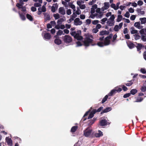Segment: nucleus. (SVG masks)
<instances>
[{
  "label": "nucleus",
  "mask_w": 146,
  "mask_h": 146,
  "mask_svg": "<svg viewBox=\"0 0 146 146\" xmlns=\"http://www.w3.org/2000/svg\"><path fill=\"white\" fill-rule=\"evenodd\" d=\"M84 36L85 38H84L83 43L84 45L86 46H88L90 44L92 46H94L96 45V44L95 43H94V40L90 38H93V36L90 34L87 33L85 34Z\"/></svg>",
  "instance_id": "obj_1"
},
{
  "label": "nucleus",
  "mask_w": 146,
  "mask_h": 146,
  "mask_svg": "<svg viewBox=\"0 0 146 146\" xmlns=\"http://www.w3.org/2000/svg\"><path fill=\"white\" fill-rule=\"evenodd\" d=\"M122 91V89L118 86L115 87L114 89L112 90L108 94L109 96H112L117 92L119 93Z\"/></svg>",
  "instance_id": "obj_2"
},
{
  "label": "nucleus",
  "mask_w": 146,
  "mask_h": 146,
  "mask_svg": "<svg viewBox=\"0 0 146 146\" xmlns=\"http://www.w3.org/2000/svg\"><path fill=\"white\" fill-rule=\"evenodd\" d=\"M115 17L114 15H112L107 22V25L109 26H112L115 23L114 19Z\"/></svg>",
  "instance_id": "obj_3"
},
{
  "label": "nucleus",
  "mask_w": 146,
  "mask_h": 146,
  "mask_svg": "<svg viewBox=\"0 0 146 146\" xmlns=\"http://www.w3.org/2000/svg\"><path fill=\"white\" fill-rule=\"evenodd\" d=\"M63 40L64 42L66 44L71 42L72 40L71 37L68 35H66L63 36Z\"/></svg>",
  "instance_id": "obj_4"
},
{
  "label": "nucleus",
  "mask_w": 146,
  "mask_h": 146,
  "mask_svg": "<svg viewBox=\"0 0 146 146\" xmlns=\"http://www.w3.org/2000/svg\"><path fill=\"white\" fill-rule=\"evenodd\" d=\"M92 130L89 127L87 128L84 131V135L86 137H89L91 134Z\"/></svg>",
  "instance_id": "obj_5"
},
{
  "label": "nucleus",
  "mask_w": 146,
  "mask_h": 146,
  "mask_svg": "<svg viewBox=\"0 0 146 146\" xmlns=\"http://www.w3.org/2000/svg\"><path fill=\"white\" fill-rule=\"evenodd\" d=\"M81 33V31L80 30L78 31L77 32V33H76V35L75 36H74V38L78 40H82L83 38V37L80 35Z\"/></svg>",
  "instance_id": "obj_6"
},
{
  "label": "nucleus",
  "mask_w": 146,
  "mask_h": 146,
  "mask_svg": "<svg viewBox=\"0 0 146 146\" xmlns=\"http://www.w3.org/2000/svg\"><path fill=\"white\" fill-rule=\"evenodd\" d=\"M100 125L101 126H103L110 124V123L108 122L106 119H102L100 121Z\"/></svg>",
  "instance_id": "obj_7"
},
{
  "label": "nucleus",
  "mask_w": 146,
  "mask_h": 146,
  "mask_svg": "<svg viewBox=\"0 0 146 146\" xmlns=\"http://www.w3.org/2000/svg\"><path fill=\"white\" fill-rule=\"evenodd\" d=\"M137 45L135 46V47H136L137 48V51L139 52V54H140L141 52V50L142 48L144 47V46L142 44L140 43H137Z\"/></svg>",
  "instance_id": "obj_8"
},
{
  "label": "nucleus",
  "mask_w": 146,
  "mask_h": 146,
  "mask_svg": "<svg viewBox=\"0 0 146 146\" xmlns=\"http://www.w3.org/2000/svg\"><path fill=\"white\" fill-rule=\"evenodd\" d=\"M82 24V21H80L79 18H76L74 21V24L76 26L80 25Z\"/></svg>",
  "instance_id": "obj_9"
},
{
  "label": "nucleus",
  "mask_w": 146,
  "mask_h": 146,
  "mask_svg": "<svg viewBox=\"0 0 146 146\" xmlns=\"http://www.w3.org/2000/svg\"><path fill=\"white\" fill-rule=\"evenodd\" d=\"M127 46L130 49H132L134 48L135 46V45L134 44L129 40L127 42Z\"/></svg>",
  "instance_id": "obj_10"
},
{
  "label": "nucleus",
  "mask_w": 146,
  "mask_h": 146,
  "mask_svg": "<svg viewBox=\"0 0 146 146\" xmlns=\"http://www.w3.org/2000/svg\"><path fill=\"white\" fill-rule=\"evenodd\" d=\"M7 144L10 146H12L13 145L12 141L11 139L9 137H7L5 138Z\"/></svg>",
  "instance_id": "obj_11"
},
{
  "label": "nucleus",
  "mask_w": 146,
  "mask_h": 146,
  "mask_svg": "<svg viewBox=\"0 0 146 146\" xmlns=\"http://www.w3.org/2000/svg\"><path fill=\"white\" fill-rule=\"evenodd\" d=\"M43 14L44 16V22H46L47 21L50 20V17L49 14L47 13H44Z\"/></svg>",
  "instance_id": "obj_12"
},
{
  "label": "nucleus",
  "mask_w": 146,
  "mask_h": 146,
  "mask_svg": "<svg viewBox=\"0 0 146 146\" xmlns=\"http://www.w3.org/2000/svg\"><path fill=\"white\" fill-rule=\"evenodd\" d=\"M110 5L109 2H105L104 3V7L102 8V10L104 11L105 10L108 9L110 7Z\"/></svg>",
  "instance_id": "obj_13"
},
{
  "label": "nucleus",
  "mask_w": 146,
  "mask_h": 146,
  "mask_svg": "<svg viewBox=\"0 0 146 146\" xmlns=\"http://www.w3.org/2000/svg\"><path fill=\"white\" fill-rule=\"evenodd\" d=\"M112 109V108L111 107H107L105 109L103 110L101 112H100L101 114H102L103 113H105L108 112L110 111H111Z\"/></svg>",
  "instance_id": "obj_14"
},
{
  "label": "nucleus",
  "mask_w": 146,
  "mask_h": 146,
  "mask_svg": "<svg viewBox=\"0 0 146 146\" xmlns=\"http://www.w3.org/2000/svg\"><path fill=\"white\" fill-rule=\"evenodd\" d=\"M59 13L61 14L64 15L65 14V11L63 7H60L58 9Z\"/></svg>",
  "instance_id": "obj_15"
},
{
  "label": "nucleus",
  "mask_w": 146,
  "mask_h": 146,
  "mask_svg": "<svg viewBox=\"0 0 146 146\" xmlns=\"http://www.w3.org/2000/svg\"><path fill=\"white\" fill-rule=\"evenodd\" d=\"M98 133H96L94 134V136L96 137H99L103 135L102 132L100 130H98Z\"/></svg>",
  "instance_id": "obj_16"
},
{
  "label": "nucleus",
  "mask_w": 146,
  "mask_h": 146,
  "mask_svg": "<svg viewBox=\"0 0 146 146\" xmlns=\"http://www.w3.org/2000/svg\"><path fill=\"white\" fill-rule=\"evenodd\" d=\"M44 37L46 39L50 40L51 38V36L50 33H45Z\"/></svg>",
  "instance_id": "obj_17"
},
{
  "label": "nucleus",
  "mask_w": 146,
  "mask_h": 146,
  "mask_svg": "<svg viewBox=\"0 0 146 146\" xmlns=\"http://www.w3.org/2000/svg\"><path fill=\"white\" fill-rule=\"evenodd\" d=\"M109 34V31H102L100 32L99 35L101 36L104 35H108Z\"/></svg>",
  "instance_id": "obj_18"
},
{
  "label": "nucleus",
  "mask_w": 146,
  "mask_h": 146,
  "mask_svg": "<svg viewBox=\"0 0 146 146\" xmlns=\"http://www.w3.org/2000/svg\"><path fill=\"white\" fill-rule=\"evenodd\" d=\"M54 42L56 44L59 45L61 44L62 41L59 38H56L54 40Z\"/></svg>",
  "instance_id": "obj_19"
},
{
  "label": "nucleus",
  "mask_w": 146,
  "mask_h": 146,
  "mask_svg": "<svg viewBox=\"0 0 146 146\" xmlns=\"http://www.w3.org/2000/svg\"><path fill=\"white\" fill-rule=\"evenodd\" d=\"M110 40L106 37L105 38L104 42V45L107 46L109 45L110 44Z\"/></svg>",
  "instance_id": "obj_20"
},
{
  "label": "nucleus",
  "mask_w": 146,
  "mask_h": 146,
  "mask_svg": "<svg viewBox=\"0 0 146 146\" xmlns=\"http://www.w3.org/2000/svg\"><path fill=\"white\" fill-rule=\"evenodd\" d=\"M139 20L141 21V24L146 23V17L141 18L139 19Z\"/></svg>",
  "instance_id": "obj_21"
},
{
  "label": "nucleus",
  "mask_w": 146,
  "mask_h": 146,
  "mask_svg": "<svg viewBox=\"0 0 146 146\" xmlns=\"http://www.w3.org/2000/svg\"><path fill=\"white\" fill-rule=\"evenodd\" d=\"M134 26L139 29L143 27H140V23L139 22H135L134 24Z\"/></svg>",
  "instance_id": "obj_22"
},
{
  "label": "nucleus",
  "mask_w": 146,
  "mask_h": 146,
  "mask_svg": "<svg viewBox=\"0 0 146 146\" xmlns=\"http://www.w3.org/2000/svg\"><path fill=\"white\" fill-rule=\"evenodd\" d=\"M139 33L141 35H146V28L142 29L139 31Z\"/></svg>",
  "instance_id": "obj_23"
},
{
  "label": "nucleus",
  "mask_w": 146,
  "mask_h": 146,
  "mask_svg": "<svg viewBox=\"0 0 146 146\" xmlns=\"http://www.w3.org/2000/svg\"><path fill=\"white\" fill-rule=\"evenodd\" d=\"M91 111V110L90 109L89 110L87 111H86L82 119L83 121H84L86 120L87 119L86 118H85V117L87 116L89 114V113Z\"/></svg>",
  "instance_id": "obj_24"
},
{
  "label": "nucleus",
  "mask_w": 146,
  "mask_h": 146,
  "mask_svg": "<svg viewBox=\"0 0 146 146\" xmlns=\"http://www.w3.org/2000/svg\"><path fill=\"white\" fill-rule=\"evenodd\" d=\"M78 127L77 126H75L72 127L71 129V131L72 133L75 132L78 129Z\"/></svg>",
  "instance_id": "obj_25"
},
{
  "label": "nucleus",
  "mask_w": 146,
  "mask_h": 146,
  "mask_svg": "<svg viewBox=\"0 0 146 146\" xmlns=\"http://www.w3.org/2000/svg\"><path fill=\"white\" fill-rule=\"evenodd\" d=\"M137 11L138 13L140 14L141 15H143L145 14V12L144 11H141V9L139 8H137Z\"/></svg>",
  "instance_id": "obj_26"
},
{
  "label": "nucleus",
  "mask_w": 146,
  "mask_h": 146,
  "mask_svg": "<svg viewBox=\"0 0 146 146\" xmlns=\"http://www.w3.org/2000/svg\"><path fill=\"white\" fill-rule=\"evenodd\" d=\"M26 17L28 19L31 21H32L33 20V17L30 14H26Z\"/></svg>",
  "instance_id": "obj_27"
},
{
  "label": "nucleus",
  "mask_w": 146,
  "mask_h": 146,
  "mask_svg": "<svg viewBox=\"0 0 146 146\" xmlns=\"http://www.w3.org/2000/svg\"><path fill=\"white\" fill-rule=\"evenodd\" d=\"M137 92V90L136 89H133L131 90L130 93L131 94L134 95Z\"/></svg>",
  "instance_id": "obj_28"
},
{
  "label": "nucleus",
  "mask_w": 146,
  "mask_h": 146,
  "mask_svg": "<svg viewBox=\"0 0 146 146\" xmlns=\"http://www.w3.org/2000/svg\"><path fill=\"white\" fill-rule=\"evenodd\" d=\"M134 36L135 39L136 40L139 39L141 38V36L139 35V34L137 33V34H135Z\"/></svg>",
  "instance_id": "obj_29"
},
{
  "label": "nucleus",
  "mask_w": 146,
  "mask_h": 146,
  "mask_svg": "<svg viewBox=\"0 0 146 146\" xmlns=\"http://www.w3.org/2000/svg\"><path fill=\"white\" fill-rule=\"evenodd\" d=\"M143 99V98L140 97H138L136 98V100L135 102H141Z\"/></svg>",
  "instance_id": "obj_30"
},
{
  "label": "nucleus",
  "mask_w": 146,
  "mask_h": 146,
  "mask_svg": "<svg viewBox=\"0 0 146 146\" xmlns=\"http://www.w3.org/2000/svg\"><path fill=\"white\" fill-rule=\"evenodd\" d=\"M77 15H76L74 13L73 14L71 15L70 18V20H74V19L76 17Z\"/></svg>",
  "instance_id": "obj_31"
},
{
  "label": "nucleus",
  "mask_w": 146,
  "mask_h": 146,
  "mask_svg": "<svg viewBox=\"0 0 146 146\" xmlns=\"http://www.w3.org/2000/svg\"><path fill=\"white\" fill-rule=\"evenodd\" d=\"M122 19V16L121 15H118L117 18L116 20V21L117 22H119Z\"/></svg>",
  "instance_id": "obj_32"
},
{
  "label": "nucleus",
  "mask_w": 146,
  "mask_h": 146,
  "mask_svg": "<svg viewBox=\"0 0 146 146\" xmlns=\"http://www.w3.org/2000/svg\"><path fill=\"white\" fill-rule=\"evenodd\" d=\"M129 82L127 83H124V84L127 86H130L131 85L133 84V82L132 80L128 81Z\"/></svg>",
  "instance_id": "obj_33"
},
{
  "label": "nucleus",
  "mask_w": 146,
  "mask_h": 146,
  "mask_svg": "<svg viewBox=\"0 0 146 146\" xmlns=\"http://www.w3.org/2000/svg\"><path fill=\"white\" fill-rule=\"evenodd\" d=\"M108 95H106L103 99L102 101V103L103 104L107 100L108 98Z\"/></svg>",
  "instance_id": "obj_34"
},
{
  "label": "nucleus",
  "mask_w": 146,
  "mask_h": 146,
  "mask_svg": "<svg viewBox=\"0 0 146 146\" xmlns=\"http://www.w3.org/2000/svg\"><path fill=\"white\" fill-rule=\"evenodd\" d=\"M141 38L142 40L143 41H146V35H141Z\"/></svg>",
  "instance_id": "obj_35"
},
{
  "label": "nucleus",
  "mask_w": 146,
  "mask_h": 146,
  "mask_svg": "<svg viewBox=\"0 0 146 146\" xmlns=\"http://www.w3.org/2000/svg\"><path fill=\"white\" fill-rule=\"evenodd\" d=\"M19 15L21 18L22 20L24 21L26 19L25 17L23 14L19 13Z\"/></svg>",
  "instance_id": "obj_36"
},
{
  "label": "nucleus",
  "mask_w": 146,
  "mask_h": 146,
  "mask_svg": "<svg viewBox=\"0 0 146 146\" xmlns=\"http://www.w3.org/2000/svg\"><path fill=\"white\" fill-rule=\"evenodd\" d=\"M131 29H132V30L131 31V34H137V31L136 30L133 29H134V27H131Z\"/></svg>",
  "instance_id": "obj_37"
},
{
  "label": "nucleus",
  "mask_w": 146,
  "mask_h": 146,
  "mask_svg": "<svg viewBox=\"0 0 146 146\" xmlns=\"http://www.w3.org/2000/svg\"><path fill=\"white\" fill-rule=\"evenodd\" d=\"M97 45L100 47H102L104 45V44L103 42H100L97 43Z\"/></svg>",
  "instance_id": "obj_38"
},
{
  "label": "nucleus",
  "mask_w": 146,
  "mask_h": 146,
  "mask_svg": "<svg viewBox=\"0 0 146 146\" xmlns=\"http://www.w3.org/2000/svg\"><path fill=\"white\" fill-rule=\"evenodd\" d=\"M119 29V27L117 25H116L114 28V30L115 32L118 31Z\"/></svg>",
  "instance_id": "obj_39"
},
{
  "label": "nucleus",
  "mask_w": 146,
  "mask_h": 146,
  "mask_svg": "<svg viewBox=\"0 0 146 146\" xmlns=\"http://www.w3.org/2000/svg\"><path fill=\"white\" fill-rule=\"evenodd\" d=\"M55 19H58L60 18L59 15L58 13L56 14H54L53 15Z\"/></svg>",
  "instance_id": "obj_40"
},
{
  "label": "nucleus",
  "mask_w": 146,
  "mask_h": 146,
  "mask_svg": "<svg viewBox=\"0 0 146 146\" xmlns=\"http://www.w3.org/2000/svg\"><path fill=\"white\" fill-rule=\"evenodd\" d=\"M64 21V19H63L61 18H60L57 21V23L58 24H60L62 22Z\"/></svg>",
  "instance_id": "obj_41"
},
{
  "label": "nucleus",
  "mask_w": 146,
  "mask_h": 146,
  "mask_svg": "<svg viewBox=\"0 0 146 146\" xmlns=\"http://www.w3.org/2000/svg\"><path fill=\"white\" fill-rule=\"evenodd\" d=\"M63 31L61 30H59L58 32L56 33V34L57 35H60L63 34Z\"/></svg>",
  "instance_id": "obj_42"
},
{
  "label": "nucleus",
  "mask_w": 146,
  "mask_h": 146,
  "mask_svg": "<svg viewBox=\"0 0 146 146\" xmlns=\"http://www.w3.org/2000/svg\"><path fill=\"white\" fill-rule=\"evenodd\" d=\"M140 89L141 92H145L146 91V86H142Z\"/></svg>",
  "instance_id": "obj_43"
},
{
  "label": "nucleus",
  "mask_w": 146,
  "mask_h": 146,
  "mask_svg": "<svg viewBox=\"0 0 146 146\" xmlns=\"http://www.w3.org/2000/svg\"><path fill=\"white\" fill-rule=\"evenodd\" d=\"M107 20V18H105L102 19V22L101 23L102 24H104V23Z\"/></svg>",
  "instance_id": "obj_44"
},
{
  "label": "nucleus",
  "mask_w": 146,
  "mask_h": 146,
  "mask_svg": "<svg viewBox=\"0 0 146 146\" xmlns=\"http://www.w3.org/2000/svg\"><path fill=\"white\" fill-rule=\"evenodd\" d=\"M130 95L131 94H130V93H127L123 95V97L124 98H126L128 97H129L130 96Z\"/></svg>",
  "instance_id": "obj_45"
},
{
  "label": "nucleus",
  "mask_w": 146,
  "mask_h": 146,
  "mask_svg": "<svg viewBox=\"0 0 146 146\" xmlns=\"http://www.w3.org/2000/svg\"><path fill=\"white\" fill-rule=\"evenodd\" d=\"M77 10L76 11V13L78 15H79L81 13V11L80 10L78 7L77 8Z\"/></svg>",
  "instance_id": "obj_46"
},
{
  "label": "nucleus",
  "mask_w": 146,
  "mask_h": 146,
  "mask_svg": "<svg viewBox=\"0 0 146 146\" xmlns=\"http://www.w3.org/2000/svg\"><path fill=\"white\" fill-rule=\"evenodd\" d=\"M130 14L128 11L126 12V13L124 15V16L127 18H129L130 16Z\"/></svg>",
  "instance_id": "obj_47"
},
{
  "label": "nucleus",
  "mask_w": 146,
  "mask_h": 146,
  "mask_svg": "<svg viewBox=\"0 0 146 146\" xmlns=\"http://www.w3.org/2000/svg\"><path fill=\"white\" fill-rule=\"evenodd\" d=\"M121 87H122V89L124 91H126L128 90L127 88L124 85H122Z\"/></svg>",
  "instance_id": "obj_48"
},
{
  "label": "nucleus",
  "mask_w": 146,
  "mask_h": 146,
  "mask_svg": "<svg viewBox=\"0 0 146 146\" xmlns=\"http://www.w3.org/2000/svg\"><path fill=\"white\" fill-rule=\"evenodd\" d=\"M94 116V115L91 112L90 113L89 116L88 117V119H90L92 118Z\"/></svg>",
  "instance_id": "obj_49"
},
{
  "label": "nucleus",
  "mask_w": 146,
  "mask_h": 146,
  "mask_svg": "<svg viewBox=\"0 0 146 146\" xmlns=\"http://www.w3.org/2000/svg\"><path fill=\"white\" fill-rule=\"evenodd\" d=\"M16 6L19 9H21L23 7V5H21V4H19V3H17L16 4Z\"/></svg>",
  "instance_id": "obj_50"
},
{
  "label": "nucleus",
  "mask_w": 146,
  "mask_h": 146,
  "mask_svg": "<svg viewBox=\"0 0 146 146\" xmlns=\"http://www.w3.org/2000/svg\"><path fill=\"white\" fill-rule=\"evenodd\" d=\"M99 22V21L97 20H94L92 21V23L93 25H96Z\"/></svg>",
  "instance_id": "obj_51"
},
{
  "label": "nucleus",
  "mask_w": 146,
  "mask_h": 146,
  "mask_svg": "<svg viewBox=\"0 0 146 146\" xmlns=\"http://www.w3.org/2000/svg\"><path fill=\"white\" fill-rule=\"evenodd\" d=\"M79 7L81 9H84L86 8V6L84 4H81L80 5Z\"/></svg>",
  "instance_id": "obj_52"
},
{
  "label": "nucleus",
  "mask_w": 146,
  "mask_h": 146,
  "mask_svg": "<svg viewBox=\"0 0 146 146\" xmlns=\"http://www.w3.org/2000/svg\"><path fill=\"white\" fill-rule=\"evenodd\" d=\"M31 10L33 12H35L36 11V8L34 7H32L31 8Z\"/></svg>",
  "instance_id": "obj_53"
},
{
  "label": "nucleus",
  "mask_w": 146,
  "mask_h": 146,
  "mask_svg": "<svg viewBox=\"0 0 146 146\" xmlns=\"http://www.w3.org/2000/svg\"><path fill=\"white\" fill-rule=\"evenodd\" d=\"M140 71L141 73L144 74L146 73V70L144 68H141L140 70Z\"/></svg>",
  "instance_id": "obj_54"
},
{
  "label": "nucleus",
  "mask_w": 146,
  "mask_h": 146,
  "mask_svg": "<svg viewBox=\"0 0 146 146\" xmlns=\"http://www.w3.org/2000/svg\"><path fill=\"white\" fill-rule=\"evenodd\" d=\"M46 11V8L44 5H43L42 7V11L44 12Z\"/></svg>",
  "instance_id": "obj_55"
},
{
  "label": "nucleus",
  "mask_w": 146,
  "mask_h": 146,
  "mask_svg": "<svg viewBox=\"0 0 146 146\" xmlns=\"http://www.w3.org/2000/svg\"><path fill=\"white\" fill-rule=\"evenodd\" d=\"M136 16L135 15H131L130 17V19L132 21L134 20L135 19Z\"/></svg>",
  "instance_id": "obj_56"
},
{
  "label": "nucleus",
  "mask_w": 146,
  "mask_h": 146,
  "mask_svg": "<svg viewBox=\"0 0 146 146\" xmlns=\"http://www.w3.org/2000/svg\"><path fill=\"white\" fill-rule=\"evenodd\" d=\"M34 6L35 7H38L41 6V5L39 3H35Z\"/></svg>",
  "instance_id": "obj_57"
},
{
  "label": "nucleus",
  "mask_w": 146,
  "mask_h": 146,
  "mask_svg": "<svg viewBox=\"0 0 146 146\" xmlns=\"http://www.w3.org/2000/svg\"><path fill=\"white\" fill-rule=\"evenodd\" d=\"M91 22V20L90 19H87L86 20V23L87 25L90 24Z\"/></svg>",
  "instance_id": "obj_58"
},
{
  "label": "nucleus",
  "mask_w": 146,
  "mask_h": 146,
  "mask_svg": "<svg viewBox=\"0 0 146 146\" xmlns=\"http://www.w3.org/2000/svg\"><path fill=\"white\" fill-rule=\"evenodd\" d=\"M143 2L141 0H139L137 2V4L139 6H141L143 5Z\"/></svg>",
  "instance_id": "obj_59"
},
{
  "label": "nucleus",
  "mask_w": 146,
  "mask_h": 146,
  "mask_svg": "<svg viewBox=\"0 0 146 146\" xmlns=\"http://www.w3.org/2000/svg\"><path fill=\"white\" fill-rule=\"evenodd\" d=\"M117 37V36L116 34L113 37V39L112 40V42H113L115 41Z\"/></svg>",
  "instance_id": "obj_60"
},
{
  "label": "nucleus",
  "mask_w": 146,
  "mask_h": 146,
  "mask_svg": "<svg viewBox=\"0 0 146 146\" xmlns=\"http://www.w3.org/2000/svg\"><path fill=\"white\" fill-rule=\"evenodd\" d=\"M125 38L126 39H129L130 38V36L129 35L127 34L125 35Z\"/></svg>",
  "instance_id": "obj_61"
},
{
  "label": "nucleus",
  "mask_w": 146,
  "mask_h": 146,
  "mask_svg": "<svg viewBox=\"0 0 146 146\" xmlns=\"http://www.w3.org/2000/svg\"><path fill=\"white\" fill-rule=\"evenodd\" d=\"M94 122L92 120H90L88 121V124L90 125H92Z\"/></svg>",
  "instance_id": "obj_62"
},
{
  "label": "nucleus",
  "mask_w": 146,
  "mask_h": 146,
  "mask_svg": "<svg viewBox=\"0 0 146 146\" xmlns=\"http://www.w3.org/2000/svg\"><path fill=\"white\" fill-rule=\"evenodd\" d=\"M98 31V30L97 28H94L93 29L92 31L94 33H96Z\"/></svg>",
  "instance_id": "obj_63"
},
{
  "label": "nucleus",
  "mask_w": 146,
  "mask_h": 146,
  "mask_svg": "<svg viewBox=\"0 0 146 146\" xmlns=\"http://www.w3.org/2000/svg\"><path fill=\"white\" fill-rule=\"evenodd\" d=\"M67 14L68 15H70L71 14V10L70 9H68L66 11Z\"/></svg>",
  "instance_id": "obj_64"
}]
</instances>
